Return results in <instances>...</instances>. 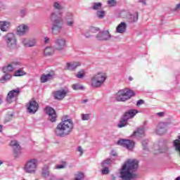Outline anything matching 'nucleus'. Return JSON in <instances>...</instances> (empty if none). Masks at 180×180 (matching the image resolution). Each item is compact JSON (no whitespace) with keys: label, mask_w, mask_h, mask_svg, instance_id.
I'll return each mask as SVG.
<instances>
[{"label":"nucleus","mask_w":180,"mask_h":180,"mask_svg":"<svg viewBox=\"0 0 180 180\" xmlns=\"http://www.w3.org/2000/svg\"><path fill=\"white\" fill-rule=\"evenodd\" d=\"M139 168V161L137 160L129 159L122 165L120 172V178L122 180H132L137 178V175L134 173Z\"/></svg>","instance_id":"1"},{"label":"nucleus","mask_w":180,"mask_h":180,"mask_svg":"<svg viewBox=\"0 0 180 180\" xmlns=\"http://www.w3.org/2000/svg\"><path fill=\"white\" fill-rule=\"evenodd\" d=\"M74 129V122L71 119H67L66 117L62 118V121L58 124L54 130L56 136L58 137H65L70 136Z\"/></svg>","instance_id":"2"},{"label":"nucleus","mask_w":180,"mask_h":180,"mask_svg":"<svg viewBox=\"0 0 180 180\" xmlns=\"http://www.w3.org/2000/svg\"><path fill=\"white\" fill-rule=\"evenodd\" d=\"M63 15V12H51L49 15V20L51 22H53V25L51 27V33L52 34L57 35L58 34L61 30H63V17H61Z\"/></svg>","instance_id":"3"},{"label":"nucleus","mask_w":180,"mask_h":180,"mask_svg":"<svg viewBox=\"0 0 180 180\" xmlns=\"http://www.w3.org/2000/svg\"><path fill=\"white\" fill-rule=\"evenodd\" d=\"M106 78H108L106 73L103 72H98L91 77V86H93L94 88H101V86L105 84Z\"/></svg>","instance_id":"4"},{"label":"nucleus","mask_w":180,"mask_h":180,"mask_svg":"<svg viewBox=\"0 0 180 180\" xmlns=\"http://www.w3.org/2000/svg\"><path fill=\"white\" fill-rule=\"evenodd\" d=\"M3 39L11 51L18 49V40L15 34L12 32L7 33L3 36Z\"/></svg>","instance_id":"5"},{"label":"nucleus","mask_w":180,"mask_h":180,"mask_svg":"<svg viewBox=\"0 0 180 180\" xmlns=\"http://www.w3.org/2000/svg\"><path fill=\"white\" fill-rule=\"evenodd\" d=\"M132 96H134V91L124 89L118 91L115 94V99L117 102H126L129 101Z\"/></svg>","instance_id":"6"},{"label":"nucleus","mask_w":180,"mask_h":180,"mask_svg":"<svg viewBox=\"0 0 180 180\" xmlns=\"http://www.w3.org/2000/svg\"><path fill=\"white\" fill-rule=\"evenodd\" d=\"M38 162L39 160L36 158L29 159L24 166L25 172L27 174H36Z\"/></svg>","instance_id":"7"},{"label":"nucleus","mask_w":180,"mask_h":180,"mask_svg":"<svg viewBox=\"0 0 180 180\" xmlns=\"http://www.w3.org/2000/svg\"><path fill=\"white\" fill-rule=\"evenodd\" d=\"M20 94V89H19L10 91L6 98L7 103H12L13 102H16V101H18V97L19 96Z\"/></svg>","instance_id":"8"},{"label":"nucleus","mask_w":180,"mask_h":180,"mask_svg":"<svg viewBox=\"0 0 180 180\" xmlns=\"http://www.w3.org/2000/svg\"><path fill=\"white\" fill-rule=\"evenodd\" d=\"M96 40L98 41H109L110 39H112V35L110 34V32H109L108 30H104L102 32H99L96 36H95Z\"/></svg>","instance_id":"9"},{"label":"nucleus","mask_w":180,"mask_h":180,"mask_svg":"<svg viewBox=\"0 0 180 180\" xmlns=\"http://www.w3.org/2000/svg\"><path fill=\"white\" fill-rule=\"evenodd\" d=\"M117 144L124 147L127 150H133L134 148V141L129 139H120L117 141Z\"/></svg>","instance_id":"10"},{"label":"nucleus","mask_w":180,"mask_h":180,"mask_svg":"<svg viewBox=\"0 0 180 180\" xmlns=\"http://www.w3.org/2000/svg\"><path fill=\"white\" fill-rule=\"evenodd\" d=\"M55 46L56 50L58 51H62L65 49V46H67V39L64 37H59L55 40Z\"/></svg>","instance_id":"11"},{"label":"nucleus","mask_w":180,"mask_h":180,"mask_svg":"<svg viewBox=\"0 0 180 180\" xmlns=\"http://www.w3.org/2000/svg\"><path fill=\"white\" fill-rule=\"evenodd\" d=\"M27 112L29 113H32V115H34L39 110V103H37V101H35L34 99H32L30 101L27 106Z\"/></svg>","instance_id":"12"},{"label":"nucleus","mask_w":180,"mask_h":180,"mask_svg":"<svg viewBox=\"0 0 180 180\" xmlns=\"http://www.w3.org/2000/svg\"><path fill=\"white\" fill-rule=\"evenodd\" d=\"M45 112L46 115H48L49 120H50V122H56L57 114L56 113V110H54V108L47 106L45 108Z\"/></svg>","instance_id":"13"},{"label":"nucleus","mask_w":180,"mask_h":180,"mask_svg":"<svg viewBox=\"0 0 180 180\" xmlns=\"http://www.w3.org/2000/svg\"><path fill=\"white\" fill-rule=\"evenodd\" d=\"M67 94H68V90L62 89L54 91L53 95L54 99H56L57 101H63V99L67 96Z\"/></svg>","instance_id":"14"},{"label":"nucleus","mask_w":180,"mask_h":180,"mask_svg":"<svg viewBox=\"0 0 180 180\" xmlns=\"http://www.w3.org/2000/svg\"><path fill=\"white\" fill-rule=\"evenodd\" d=\"M20 65V62L19 61H13L11 63L8 64L7 66L3 68V72H11V71H13L15 70V68H18Z\"/></svg>","instance_id":"15"},{"label":"nucleus","mask_w":180,"mask_h":180,"mask_svg":"<svg viewBox=\"0 0 180 180\" xmlns=\"http://www.w3.org/2000/svg\"><path fill=\"white\" fill-rule=\"evenodd\" d=\"M112 160L109 158L101 162V167H103V169L101 170V174H103V175H108V174H109L110 171L108 167L110 165V164H112Z\"/></svg>","instance_id":"16"},{"label":"nucleus","mask_w":180,"mask_h":180,"mask_svg":"<svg viewBox=\"0 0 180 180\" xmlns=\"http://www.w3.org/2000/svg\"><path fill=\"white\" fill-rule=\"evenodd\" d=\"M10 145L12 146L14 151V157L18 158L20 155V145L17 141H11Z\"/></svg>","instance_id":"17"},{"label":"nucleus","mask_w":180,"mask_h":180,"mask_svg":"<svg viewBox=\"0 0 180 180\" xmlns=\"http://www.w3.org/2000/svg\"><path fill=\"white\" fill-rule=\"evenodd\" d=\"M16 32L18 36H23L24 34H26V32H29V26L25 24L20 25L17 27Z\"/></svg>","instance_id":"18"},{"label":"nucleus","mask_w":180,"mask_h":180,"mask_svg":"<svg viewBox=\"0 0 180 180\" xmlns=\"http://www.w3.org/2000/svg\"><path fill=\"white\" fill-rule=\"evenodd\" d=\"M127 30V24L124 22H120L116 27V33H120V34H123L126 33Z\"/></svg>","instance_id":"19"},{"label":"nucleus","mask_w":180,"mask_h":180,"mask_svg":"<svg viewBox=\"0 0 180 180\" xmlns=\"http://www.w3.org/2000/svg\"><path fill=\"white\" fill-rule=\"evenodd\" d=\"M78 67H81L80 62H69L66 63V69L69 71H75Z\"/></svg>","instance_id":"20"},{"label":"nucleus","mask_w":180,"mask_h":180,"mask_svg":"<svg viewBox=\"0 0 180 180\" xmlns=\"http://www.w3.org/2000/svg\"><path fill=\"white\" fill-rule=\"evenodd\" d=\"M165 127H167V124L165 122H160L156 127V133L161 136L165 133Z\"/></svg>","instance_id":"21"},{"label":"nucleus","mask_w":180,"mask_h":180,"mask_svg":"<svg viewBox=\"0 0 180 180\" xmlns=\"http://www.w3.org/2000/svg\"><path fill=\"white\" fill-rule=\"evenodd\" d=\"M133 136L138 137V139H140V137H144L146 136V128L144 127H140L134 131Z\"/></svg>","instance_id":"22"},{"label":"nucleus","mask_w":180,"mask_h":180,"mask_svg":"<svg viewBox=\"0 0 180 180\" xmlns=\"http://www.w3.org/2000/svg\"><path fill=\"white\" fill-rule=\"evenodd\" d=\"M53 78H54V75L51 73H49L46 75L43 74L40 77V82L42 84H46V82H49V81H51V79H53Z\"/></svg>","instance_id":"23"},{"label":"nucleus","mask_w":180,"mask_h":180,"mask_svg":"<svg viewBox=\"0 0 180 180\" xmlns=\"http://www.w3.org/2000/svg\"><path fill=\"white\" fill-rule=\"evenodd\" d=\"M154 148L155 154H162L168 151V147H167V146H160L159 145H155Z\"/></svg>","instance_id":"24"},{"label":"nucleus","mask_w":180,"mask_h":180,"mask_svg":"<svg viewBox=\"0 0 180 180\" xmlns=\"http://www.w3.org/2000/svg\"><path fill=\"white\" fill-rule=\"evenodd\" d=\"M11 28V22L9 21H0V30L1 32H8Z\"/></svg>","instance_id":"25"},{"label":"nucleus","mask_w":180,"mask_h":180,"mask_svg":"<svg viewBox=\"0 0 180 180\" xmlns=\"http://www.w3.org/2000/svg\"><path fill=\"white\" fill-rule=\"evenodd\" d=\"M136 113H139L137 110H129L124 113V116L129 120V119H133Z\"/></svg>","instance_id":"26"},{"label":"nucleus","mask_w":180,"mask_h":180,"mask_svg":"<svg viewBox=\"0 0 180 180\" xmlns=\"http://www.w3.org/2000/svg\"><path fill=\"white\" fill-rule=\"evenodd\" d=\"M127 120H129L127 118L125 117L124 115L121 119L120 122L117 124V127L120 129H122V127H126L127 126Z\"/></svg>","instance_id":"27"},{"label":"nucleus","mask_w":180,"mask_h":180,"mask_svg":"<svg viewBox=\"0 0 180 180\" xmlns=\"http://www.w3.org/2000/svg\"><path fill=\"white\" fill-rule=\"evenodd\" d=\"M41 175L44 178H49V176H51V174H50L49 166H44L42 168Z\"/></svg>","instance_id":"28"},{"label":"nucleus","mask_w":180,"mask_h":180,"mask_svg":"<svg viewBox=\"0 0 180 180\" xmlns=\"http://www.w3.org/2000/svg\"><path fill=\"white\" fill-rule=\"evenodd\" d=\"M4 75L1 77H0V82L2 84H4V82H7V81H9L11 78H12V75L11 74H8V72H4Z\"/></svg>","instance_id":"29"},{"label":"nucleus","mask_w":180,"mask_h":180,"mask_svg":"<svg viewBox=\"0 0 180 180\" xmlns=\"http://www.w3.org/2000/svg\"><path fill=\"white\" fill-rule=\"evenodd\" d=\"M54 54V48L48 46L44 49L45 56H53Z\"/></svg>","instance_id":"30"},{"label":"nucleus","mask_w":180,"mask_h":180,"mask_svg":"<svg viewBox=\"0 0 180 180\" xmlns=\"http://www.w3.org/2000/svg\"><path fill=\"white\" fill-rule=\"evenodd\" d=\"M91 9L93 11H101L102 9V3L97 2V3H93L91 6Z\"/></svg>","instance_id":"31"},{"label":"nucleus","mask_w":180,"mask_h":180,"mask_svg":"<svg viewBox=\"0 0 180 180\" xmlns=\"http://www.w3.org/2000/svg\"><path fill=\"white\" fill-rule=\"evenodd\" d=\"M53 6L54 9H56L57 11H59L58 12L55 11L57 13H58V12H61L60 11H61V9H63V6H61V4L60 3V1L53 2Z\"/></svg>","instance_id":"32"},{"label":"nucleus","mask_w":180,"mask_h":180,"mask_svg":"<svg viewBox=\"0 0 180 180\" xmlns=\"http://www.w3.org/2000/svg\"><path fill=\"white\" fill-rule=\"evenodd\" d=\"M96 16L98 19H103V18H105V16H106V11H105L103 10H98L96 12Z\"/></svg>","instance_id":"33"},{"label":"nucleus","mask_w":180,"mask_h":180,"mask_svg":"<svg viewBox=\"0 0 180 180\" xmlns=\"http://www.w3.org/2000/svg\"><path fill=\"white\" fill-rule=\"evenodd\" d=\"M130 22H137L139 20V13L136 12L129 16Z\"/></svg>","instance_id":"34"},{"label":"nucleus","mask_w":180,"mask_h":180,"mask_svg":"<svg viewBox=\"0 0 180 180\" xmlns=\"http://www.w3.org/2000/svg\"><path fill=\"white\" fill-rule=\"evenodd\" d=\"M15 77H23L26 75V72L23 71V69H19L14 72Z\"/></svg>","instance_id":"35"},{"label":"nucleus","mask_w":180,"mask_h":180,"mask_svg":"<svg viewBox=\"0 0 180 180\" xmlns=\"http://www.w3.org/2000/svg\"><path fill=\"white\" fill-rule=\"evenodd\" d=\"M65 25L68 26V27H74V25L75 23V21L73 20H65Z\"/></svg>","instance_id":"36"},{"label":"nucleus","mask_w":180,"mask_h":180,"mask_svg":"<svg viewBox=\"0 0 180 180\" xmlns=\"http://www.w3.org/2000/svg\"><path fill=\"white\" fill-rule=\"evenodd\" d=\"M65 20H74V14L71 12L66 13L64 16Z\"/></svg>","instance_id":"37"},{"label":"nucleus","mask_w":180,"mask_h":180,"mask_svg":"<svg viewBox=\"0 0 180 180\" xmlns=\"http://www.w3.org/2000/svg\"><path fill=\"white\" fill-rule=\"evenodd\" d=\"M84 173L78 172L75 174V180H84Z\"/></svg>","instance_id":"38"},{"label":"nucleus","mask_w":180,"mask_h":180,"mask_svg":"<svg viewBox=\"0 0 180 180\" xmlns=\"http://www.w3.org/2000/svg\"><path fill=\"white\" fill-rule=\"evenodd\" d=\"M82 120H89L91 119V114H81Z\"/></svg>","instance_id":"39"},{"label":"nucleus","mask_w":180,"mask_h":180,"mask_svg":"<svg viewBox=\"0 0 180 180\" xmlns=\"http://www.w3.org/2000/svg\"><path fill=\"white\" fill-rule=\"evenodd\" d=\"M37 41L36 39H33L28 41V45L27 47H34L36 46Z\"/></svg>","instance_id":"40"},{"label":"nucleus","mask_w":180,"mask_h":180,"mask_svg":"<svg viewBox=\"0 0 180 180\" xmlns=\"http://www.w3.org/2000/svg\"><path fill=\"white\" fill-rule=\"evenodd\" d=\"M107 4L108 6L113 7V6H116L117 2H116V0H108L107 1Z\"/></svg>","instance_id":"41"},{"label":"nucleus","mask_w":180,"mask_h":180,"mask_svg":"<svg viewBox=\"0 0 180 180\" xmlns=\"http://www.w3.org/2000/svg\"><path fill=\"white\" fill-rule=\"evenodd\" d=\"M72 89H74V91H78V89H82V88H84L83 86H79V84H75L72 86Z\"/></svg>","instance_id":"42"},{"label":"nucleus","mask_w":180,"mask_h":180,"mask_svg":"<svg viewBox=\"0 0 180 180\" xmlns=\"http://www.w3.org/2000/svg\"><path fill=\"white\" fill-rule=\"evenodd\" d=\"M27 14V11L25 8L23 9H21L20 11V16L21 18H25V15Z\"/></svg>","instance_id":"43"},{"label":"nucleus","mask_w":180,"mask_h":180,"mask_svg":"<svg viewBox=\"0 0 180 180\" xmlns=\"http://www.w3.org/2000/svg\"><path fill=\"white\" fill-rule=\"evenodd\" d=\"M89 32H91V33H98V32H99V28L96 27H91L89 28Z\"/></svg>","instance_id":"44"},{"label":"nucleus","mask_w":180,"mask_h":180,"mask_svg":"<svg viewBox=\"0 0 180 180\" xmlns=\"http://www.w3.org/2000/svg\"><path fill=\"white\" fill-rule=\"evenodd\" d=\"M84 75H85L84 70H81L77 73L76 77L77 78H84Z\"/></svg>","instance_id":"45"},{"label":"nucleus","mask_w":180,"mask_h":180,"mask_svg":"<svg viewBox=\"0 0 180 180\" xmlns=\"http://www.w3.org/2000/svg\"><path fill=\"white\" fill-rule=\"evenodd\" d=\"M147 144H148V140L146 139L142 142V146L143 147V150H148L147 148Z\"/></svg>","instance_id":"46"},{"label":"nucleus","mask_w":180,"mask_h":180,"mask_svg":"<svg viewBox=\"0 0 180 180\" xmlns=\"http://www.w3.org/2000/svg\"><path fill=\"white\" fill-rule=\"evenodd\" d=\"M77 151H78V153H79L80 157H82V155H84V149H82V146L77 147Z\"/></svg>","instance_id":"47"},{"label":"nucleus","mask_w":180,"mask_h":180,"mask_svg":"<svg viewBox=\"0 0 180 180\" xmlns=\"http://www.w3.org/2000/svg\"><path fill=\"white\" fill-rule=\"evenodd\" d=\"M22 44H23V46H25V47H27L29 44V40H27L26 38H23L22 39Z\"/></svg>","instance_id":"48"},{"label":"nucleus","mask_w":180,"mask_h":180,"mask_svg":"<svg viewBox=\"0 0 180 180\" xmlns=\"http://www.w3.org/2000/svg\"><path fill=\"white\" fill-rule=\"evenodd\" d=\"M65 167H66L65 163L63 164V165H57L56 166V169H63L65 168Z\"/></svg>","instance_id":"49"},{"label":"nucleus","mask_w":180,"mask_h":180,"mask_svg":"<svg viewBox=\"0 0 180 180\" xmlns=\"http://www.w3.org/2000/svg\"><path fill=\"white\" fill-rule=\"evenodd\" d=\"M44 41L45 44H49V43H50V38L46 37L44 38Z\"/></svg>","instance_id":"50"},{"label":"nucleus","mask_w":180,"mask_h":180,"mask_svg":"<svg viewBox=\"0 0 180 180\" xmlns=\"http://www.w3.org/2000/svg\"><path fill=\"white\" fill-rule=\"evenodd\" d=\"M143 103H144V101L143 100H139L137 101L136 103V106H140L141 105H143Z\"/></svg>","instance_id":"51"},{"label":"nucleus","mask_w":180,"mask_h":180,"mask_svg":"<svg viewBox=\"0 0 180 180\" xmlns=\"http://www.w3.org/2000/svg\"><path fill=\"white\" fill-rule=\"evenodd\" d=\"M164 115H165V112H160L157 113V116H159V117H164Z\"/></svg>","instance_id":"52"},{"label":"nucleus","mask_w":180,"mask_h":180,"mask_svg":"<svg viewBox=\"0 0 180 180\" xmlns=\"http://www.w3.org/2000/svg\"><path fill=\"white\" fill-rule=\"evenodd\" d=\"M139 2L140 4H142V5H146L147 4L146 0H139Z\"/></svg>","instance_id":"53"},{"label":"nucleus","mask_w":180,"mask_h":180,"mask_svg":"<svg viewBox=\"0 0 180 180\" xmlns=\"http://www.w3.org/2000/svg\"><path fill=\"white\" fill-rule=\"evenodd\" d=\"M180 10V4H177L175 8V11H179Z\"/></svg>","instance_id":"54"},{"label":"nucleus","mask_w":180,"mask_h":180,"mask_svg":"<svg viewBox=\"0 0 180 180\" xmlns=\"http://www.w3.org/2000/svg\"><path fill=\"white\" fill-rule=\"evenodd\" d=\"M12 116H13V115H8V117L10 118L9 120H6V122H11V119H12Z\"/></svg>","instance_id":"55"},{"label":"nucleus","mask_w":180,"mask_h":180,"mask_svg":"<svg viewBox=\"0 0 180 180\" xmlns=\"http://www.w3.org/2000/svg\"><path fill=\"white\" fill-rule=\"evenodd\" d=\"M111 179L112 180H116V176H115V175H112L111 176Z\"/></svg>","instance_id":"56"},{"label":"nucleus","mask_w":180,"mask_h":180,"mask_svg":"<svg viewBox=\"0 0 180 180\" xmlns=\"http://www.w3.org/2000/svg\"><path fill=\"white\" fill-rule=\"evenodd\" d=\"M84 36L86 37H91V35L87 34H84Z\"/></svg>","instance_id":"57"},{"label":"nucleus","mask_w":180,"mask_h":180,"mask_svg":"<svg viewBox=\"0 0 180 180\" xmlns=\"http://www.w3.org/2000/svg\"><path fill=\"white\" fill-rule=\"evenodd\" d=\"M4 164V161L0 160V165H2Z\"/></svg>","instance_id":"58"},{"label":"nucleus","mask_w":180,"mask_h":180,"mask_svg":"<svg viewBox=\"0 0 180 180\" xmlns=\"http://www.w3.org/2000/svg\"><path fill=\"white\" fill-rule=\"evenodd\" d=\"M129 81H133V77H130L129 78Z\"/></svg>","instance_id":"59"},{"label":"nucleus","mask_w":180,"mask_h":180,"mask_svg":"<svg viewBox=\"0 0 180 180\" xmlns=\"http://www.w3.org/2000/svg\"><path fill=\"white\" fill-rule=\"evenodd\" d=\"M2 104V98L0 97V105Z\"/></svg>","instance_id":"60"},{"label":"nucleus","mask_w":180,"mask_h":180,"mask_svg":"<svg viewBox=\"0 0 180 180\" xmlns=\"http://www.w3.org/2000/svg\"><path fill=\"white\" fill-rule=\"evenodd\" d=\"M83 102L84 103H86L88 102V100H84Z\"/></svg>","instance_id":"61"},{"label":"nucleus","mask_w":180,"mask_h":180,"mask_svg":"<svg viewBox=\"0 0 180 180\" xmlns=\"http://www.w3.org/2000/svg\"><path fill=\"white\" fill-rule=\"evenodd\" d=\"M2 131V125H0V132Z\"/></svg>","instance_id":"62"},{"label":"nucleus","mask_w":180,"mask_h":180,"mask_svg":"<svg viewBox=\"0 0 180 180\" xmlns=\"http://www.w3.org/2000/svg\"><path fill=\"white\" fill-rule=\"evenodd\" d=\"M174 180H180V176H178L177 178H176V179Z\"/></svg>","instance_id":"63"}]
</instances>
